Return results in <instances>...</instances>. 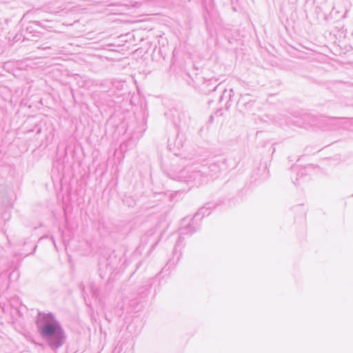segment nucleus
I'll return each instance as SVG.
<instances>
[{
	"mask_svg": "<svg viewBox=\"0 0 353 353\" xmlns=\"http://www.w3.org/2000/svg\"><path fill=\"white\" fill-rule=\"evenodd\" d=\"M59 330L60 327L57 323L48 324L43 327L41 334L43 336H52L56 332H58Z\"/></svg>",
	"mask_w": 353,
	"mask_h": 353,
	"instance_id": "f257e3e1",
	"label": "nucleus"
}]
</instances>
